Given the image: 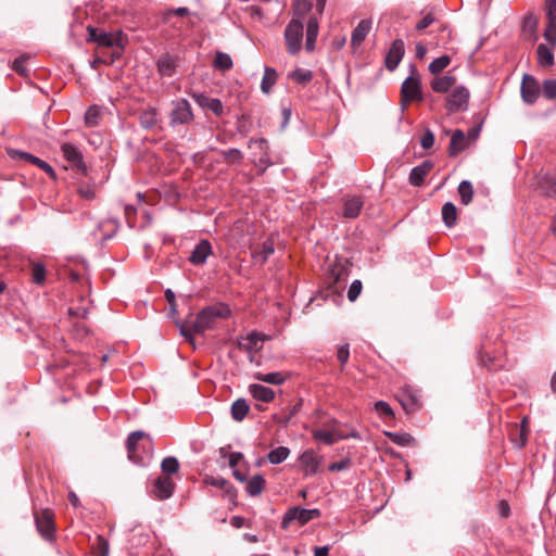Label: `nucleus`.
I'll use <instances>...</instances> for the list:
<instances>
[{"label":"nucleus","instance_id":"79ce46f5","mask_svg":"<svg viewBox=\"0 0 556 556\" xmlns=\"http://www.w3.org/2000/svg\"><path fill=\"white\" fill-rule=\"evenodd\" d=\"M450 63L451 58L448 55L439 56L429 64V72L433 75H438L444 68H446L450 65Z\"/></svg>","mask_w":556,"mask_h":556},{"label":"nucleus","instance_id":"473e14b6","mask_svg":"<svg viewBox=\"0 0 556 556\" xmlns=\"http://www.w3.org/2000/svg\"><path fill=\"white\" fill-rule=\"evenodd\" d=\"M442 219L446 227L452 228L457 219V210L452 202H446L442 206Z\"/></svg>","mask_w":556,"mask_h":556},{"label":"nucleus","instance_id":"4468645a","mask_svg":"<svg viewBox=\"0 0 556 556\" xmlns=\"http://www.w3.org/2000/svg\"><path fill=\"white\" fill-rule=\"evenodd\" d=\"M10 155L13 157H18L20 160H25L36 166H38L40 169H42L46 174H48L51 177L55 176V172L53 167L47 163L46 161L24 151L20 150H12L10 152Z\"/></svg>","mask_w":556,"mask_h":556},{"label":"nucleus","instance_id":"6ab92c4d","mask_svg":"<svg viewBox=\"0 0 556 556\" xmlns=\"http://www.w3.org/2000/svg\"><path fill=\"white\" fill-rule=\"evenodd\" d=\"M204 482L208 485L218 488L222 491H224L225 496H227L230 501H232L237 497L236 489L232 486V484L228 480H226L223 477L207 476L204 479Z\"/></svg>","mask_w":556,"mask_h":556},{"label":"nucleus","instance_id":"9b49d317","mask_svg":"<svg viewBox=\"0 0 556 556\" xmlns=\"http://www.w3.org/2000/svg\"><path fill=\"white\" fill-rule=\"evenodd\" d=\"M35 522L39 533L46 539L51 540L54 533L53 515L49 509H43L35 515Z\"/></svg>","mask_w":556,"mask_h":556},{"label":"nucleus","instance_id":"393cba45","mask_svg":"<svg viewBox=\"0 0 556 556\" xmlns=\"http://www.w3.org/2000/svg\"><path fill=\"white\" fill-rule=\"evenodd\" d=\"M249 391L255 400L264 402V403H269L275 397V391L268 387L263 386V384H258V383L250 384Z\"/></svg>","mask_w":556,"mask_h":556},{"label":"nucleus","instance_id":"c03bdc74","mask_svg":"<svg viewBox=\"0 0 556 556\" xmlns=\"http://www.w3.org/2000/svg\"><path fill=\"white\" fill-rule=\"evenodd\" d=\"M541 91L545 99L556 101V78L545 79Z\"/></svg>","mask_w":556,"mask_h":556},{"label":"nucleus","instance_id":"a878e982","mask_svg":"<svg viewBox=\"0 0 556 556\" xmlns=\"http://www.w3.org/2000/svg\"><path fill=\"white\" fill-rule=\"evenodd\" d=\"M318 20L315 16H311L307 21L306 25V42H305V49L308 52L314 51L315 49V42L318 36Z\"/></svg>","mask_w":556,"mask_h":556},{"label":"nucleus","instance_id":"680f3d73","mask_svg":"<svg viewBox=\"0 0 556 556\" xmlns=\"http://www.w3.org/2000/svg\"><path fill=\"white\" fill-rule=\"evenodd\" d=\"M434 22V16L432 13H427L417 24V30H424L429 27Z\"/></svg>","mask_w":556,"mask_h":556},{"label":"nucleus","instance_id":"c756f323","mask_svg":"<svg viewBox=\"0 0 556 556\" xmlns=\"http://www.w3.org/2000/svg\"><path fill=\"white\" fill-rule=\"evenodd\" d=\"M455 77L452 75H444L435 77L431 81V88L434 92L445 93L455 85Z\"/></svg>","mask_w":556,"mask_h":556},{"label":"nucleus","instance_id":"bb28decb","mask_svg":"<svg viewBox=\"0 0 556 556\" xmlns=\"http://www.w3.org/2000/svg\"><path fill=\"white\" fill-rule=\"evenodd\" d=\"M467 148V140L466 136L463 130L456 129L451 138L450 147H448V153L451 156H455L459 154L462 151H464Z\"/></svg>","mask_w":556,"mask_h":556},{"label":"nucleus","instance_id":"774afa93","mask_svg":"<svg viewBox=\"0 0 556 556\" xmlns=\"http://www.w3.org/2000/svg\"><path fill=\"white\" fill-rule=\"evenodd\" d=\"M329 554V546H317L314 549V556H328Z\"/></svg>","mask_w":556,"mask_h":556},{"label":"nucleus","instance_id":"864d4df0","mask_svg":"<svg viewBox=\"0 0 556 556\" xmlns=\"http://www.w3.org/2000/svg\"><path fill=\"white\" fill-rule=\"evenodd\" d=\"M362 288H363L362 281L358 279L354 280L348 290L349 301H351V302L356 301V299L359 296V294L362 292Z\"/></svg>","mask_w":556,"mask_h":556},{"label":"nucleus","instance_id":"2f4dec72","mask_svg":"<svg viewBox=\"0 0 556 556\" xmlns=\"http://www.w3.org/2000/svg\"><path fill=\"white\" fill-rule=\"evenodd\" d=\"M250 410V406L244 399L236 400L231 405V417L236 421H242Z\"/></svg>","mask_w":556,"mask_h":556},{"label":"nucleus","instance_id":"39448f33","mask_svg":"<svg viewBox=\"0 0 556 556\" xmlns=\"http://www.w3.org/2000/svg\"><path fill=\"white\" fill-rule=\"evenodd\" d=\"M320 516V511L317 508L306 509L301 507H292L288 509L286 515L283 516L281 526L282 528H288L293 521H299L300 525H305L306 522L317 518Z\"/></svg>","mask_w":556,"mask_h":556},{"label":"nucleus","instance_id":"7c9ffc66","mask_svg":"<svg viewBox=\"0 0 556 556\" xmlns=\"http://www.w3.org/2000/svg\"><path fill=\"white\" fill-rule=\"evenodd\" d=\"M265 484H266V480L262 475H260V473L254 475L247 482V486H245L247 493L250 496H257L263 492Z\"/></svg>","mask_w":556,"mask_h":556},{"label":"nucleus","instance_id":"a18cd8bd","mask_svg":"<svg viewBox=\"0 0 556 556\" xmlns=\"http://www.w3.org/2000/svg\"><path fill=\"white\" fill-rule=\"evenodd\" d=\"M312 437L317 440L321 441L327 445H332L337 442V439H334V432L333 431H327L321 429H316L312 431Z\"/></svg>","mask_w":556,"mask_h":556},{"label":"nucleus","instance_id":"9d476101","mask_svg":"<svg viewBox=\"0 0 556 556\" xmlns=\"http://www.w3.org/2000/svg\"><path fill=\"white\" fill-rule=\"evenodd\" d=\"M404 54H405L404 41H403V39L397 38L392 42L390 49L388 50V52L386 54V58H384L386 67L391 72L394 71L399 66Z\"/></svg>","mask_w":556,"mask_h":556},{"label":"nucleus","instance_id":"f257e3e1","mask_svg":"<svg viewBox=\"0 0 556 556\" xmlns=\"http://www.w3.org/2000/svg\"><path fill=\"white\" fill-rule=\"evenodd\" d=\"M87 31V41L97 43L98 61L110 65L122 58L128 39L121 29L109 33L89 25Z\"/></svg>","mask_w":556,"mask_h":556},{"label":"nucleus","instance_id":"3c124183","mask_svg":"<svg viewBox=\"0 0 556 556\" xmlns=\"http://www.w3.org/2000/svg\"><path fill=\"white\" fill-rule=\"evenodd\" d=\"M545 40L552 48L556 47V22H548L543 34Z\"/></svg>","mask_w":556,"mask_h":556},{"label":"nucleus","instance_id":"ddd939ff","mask_svg":"<svg viewBox=\"0 0 556 556\" xmlns=\"http://www.w3.org/2000/svg\"><path fill=\"white\" fill-rule=\"evenodd\" d=\"M63 156L81 173H86L87 166L83 161L81 152L72 143H63L61 146Z\"/></svg>","mask_w":556,"mask_h":556},{"label":"nucleus","instance_id":"412c9836","mask_svg":"<svg viewBox=\"0 0 556 556\" xmlns=\"http://www.w3.org/2000/svg\"><path fill=\"white\" fill-rule=\"evenodd\" d=\"M264 341V337H262L257 332H252L248 334L242 341L239 342V348L241 350L247 351L250 354V361H253L252 354L262 349V343Z\"/></svg>","mask_w":556,"mask_h":556},{"label":"nucleus","instance_id":"f03ea898","mask_svg":"<svg viewBox=\"0 0 556 556\" xmlns=\"http://www.w3.org/2000/svg\"><path fill=\"white\" fill-rule=\"evenodd\" d=\"M230 308L228 305L219 303L204 307L195 317L190 327L186 326L185 321L175 320L179 328L181 336L191 340V333H203L205 330L212 329L218 319H225L230 316Z\"/></svg>","mask_w":556,"mask_h":556},{"label":"nucleus","instance_id":"c9c22d12","mask_svg":"<svg viewBox=\"0 0 556 556\" xmlns=\"http://www.w3.org/2000/svg\"><path fill=\"white\" fill-rule=\"evenodd\" d=\"M219 153L223 160L228 164H241L243 161V153L236 148L220 150Z\"/></svg>","mask_w":556,"mask_h":556},{"label":"nucleus","instance_id":"aec40b11","mask_svg":"<svg viewBox=\"0 0 556 556\" xmlns=\"http://www.w3.org/2000/svg\"><path fill=\"white\" fill-rule=\"evenodd\" d=\"M275 252V244L271 239L265 240L261 245L253 249L252 257L255 263L263 265L267 262L268 257Z\"/></svg>","mask_w":556,"mask_h":556},{"label":"nucleus","instance_id":"f704fd0d","mask_svg":"<svg viewBox=\"0 0 556 556\" xmlns=\"http://www.w3.org/2000/svg\"><path fill=\"white\" fill-rule=\"evenodd\" d=\"M458 194L460 202L468 205L472 201L473 188L469 180H463L458 186Z\"/></svg>","mask_w":556,"mask_h":556},{"label":"nucleus","instance_id":"49530a36","mask_svg":"<svg viewBox=\"0 0 556 556\" xmlns=\"http://www.w3.org/2000/svg\"><path fill=\"white\" fill-rule=\"evenodd\" d=\"M289 77L298 84H306L313 79V73L309 70L296 68Z\"/></svg>","mask_w":556,"mask_h":556},{"label":"nucleus","instance_id":"2eb2a0df","mask_svg":"<svg viewBox=\"0 0 556 556\" xmlns=\"http://www.w3.org/2000/svg\"><path fill=\"white\" fill-rule=\"evenodd\" d=\"M175 483L169 477H159L154 481L153 493L159 500H167L173 495Z\"/></svg>","mask_w":556,"mask_h":556},{"label":"nucleus","instance_id":"4c0bfd02","mask_svg":"<svg viewBox=\"0 0 556 556\" xmlns=\"http://www.w3.org/2000/svg\"><path fill=\"white\" fill-rule=\"evenodd\" d=\"M233 63L231 56L228 53L218 51L214 59L215 68L226 72L232 67Z\"/></svg>","mask_w":556,"mask_h":556},{"label":"nucleus","instance_id":"6e6d98bb","mask_svg":"<svg viewBox=\"0 0 556 556\" xmlns=\"http://www.w3.org/2000/svg\"><path fill=\"white\" fill-rule=\"evenodd\" d=\"M433 144L434 134L430 129H427L420 139V146L422 147V149L428 150L431 149Z\"/></svg>","mask_w":556,"mask_h":556},{"label":"nucleus","instance_id":"f3484780","mask_svg":"<svg viewBox=\"0 0 556 556\" xmlns=\"http://www.w3.org/2000/svg\"><path fill=\"white\" fill-rule=\"evenodd\" d=\"M371 27H372V21L370 18L362 20L352 31L351 45L354 48L359 47L366 39Z\"/></svg>","mask_w":556,"mask_h":556},{"label":"nucleus","instance_id":"c85d7f7f","mask_svg":"<svg viewBox=\"0 0 556 556\" xmlns=\"http://www.w3.org/2000/svg\"><path fill=\"white\" fill-rule=\"evenodd\" d=\"M538 63L542 67H552L554 65L553 48H548L544 43H540L536 48Z\"/></svg>","mask_w":556,"mask_h":556},{"label":"nucleus","instance_id":"cd10ccee","mask_svg":"<svg viewBox=\"0 0 556 556\" xmlns=\"http://www.w3.org/2000/svg\"><path fill=\"white\" fill-rule=\"evenodd\" d=\"M139 124L143 129L150 130L159 125V114L155 108H149L139 115Z\"/></svg>","mask_w":556,"mask_h":556},{"label":"nucleus","instance_id":"20e7f679","mask_svg":"<svg viewBox=\"0 0 556 556\" xmlns=\"http://www.w3.org/2000/svg\"><path fill=\"white\" fill-rule=\"evenodd\" d=\"M303 28L302 21L292 18L285 29L287 50L292 55H295L301 50Z\"/></svg>","mask_w":556,"mask_h":556},{"label":"nucleus","instance_id":"8fccbe9b","mask_svg":"<svg viewBox=\"0 0 556 556\" xmlns=\"http://www.w3.org/2000/svg\"><path fill=\"white\" fill-rule=\"evenodd\" d=\"M31 280L36 285H42L46 280V268L42 264H35L31 268Z\"/></svg>","mask_w":556,"mask_h":556},{"label":"nucleus","instance_id":"a19ab883","mask_svg":"<svg viewBox=\"0 0 556 556\" xmlns=\"http://www.w3.org/2000/svg\"><path fill=\"white\" fill-rule=\"evenodd\" d=\"M255 378L260 381H263V382H266L269 384H275V386H279L285 381L283 375L279 371L268 372V374L258 372L255 375Z\"/></svg>","mask_w":556,"mask_h":556},{"label":"nucleus","instance_id":"09e8293b","mask_svg":"<svg viewBox=\"0 0 556 556\" xmlns=\"http://www.w3.org/2000/svg\"><path fill=\"white\" fill-rule=\"evenodd\" d=\"M375 410L381 418L392 419L394 418V413L391 406L384 401H378L375 403Z\"/></svg>","mask_w":556,"mask_h":556},{"label":"nucleus","instance_id":"f8f14e48","mask_svg":"<svg viewBox=\"0 0 556 556\" xmlns=\"http://www.w3.org/2000/svg\"><path fill=\"white\" fill-rule=\"evenodd\" d=\"M212 254V244L208 240L202 239L190 253L188 261L194 266H201L206 263L207 257Z\"/></svg>","mask_w":556,"mask_h":556},{"label":"nucleus","instance_id":"e433bc0d","mask_svg":"<svg viewBox=\"0 0 556 556\" xmlns=\"http://www.w3.org/2000/svg\"><path fill=\"white\" fill-rule=\"evenodd\" d=\"M277 73L271 67H265L264 76L261 83V89L264 93H268L276 83Z\"/></svg>","mask_w":556,"mask_h":556},{"label":"nucleus","instance_id":"e2e57ef3","mask_svg":"<svg viewBox=\"0 0 556 556\" xmlns=\"http://www.w3.org/2000/svg\"><path fill=\"white\" fill-rule=\"evenodd\" d=\"M193 100L197 102V104L203 109H207L208 108V103H210V100L211 98L207 97L205 93H198V92H194L191 94Z\"/></svg>","mask_w":556,"mask_h":556},{"label":"nucleus","instance_id":"338daca9","mask_svg":"<svg viewBox=\"0 0 556 556\" xmlns=\"http://www.w3.org/2000/svg\"><path fill=\"white\" fill-rule=\"evenodd\" d=\"M243 458V454L240 453V452H233L229 455V466L231 468H236V466L238 465V463Z\"/></svg>","mask_w":556,"mask_h":556},{"label":"nucleus","instance_id":"13d9d810","mask_svg":"<svg viewBox=\"0 0 556 556\" xmlns=\"http://www.w3.org/2000/svg\"><path fill=\"white\" fill-rule=\"evenodd\" d=\"M165 299H166V301L168 302V305H169L168 316L173 318L176 315V313H177V306H176V303H175V293L170 289H167L165 291Z\"/></svg>","mask_w":556,"mask_h":556},{"label":"nucleus","instance_id":"052dcab7","mask_svg":"<svg viewBox=\"0 0 556 556\" xmlns=\"http://www.w3.org/2000/svg\"><path fill=\"white\" fill-rule=\"evenodd\" d=\"M546 15L548 22H556V0H546Z\"/></svg>","mask_w":556,"mask_h":556},{"label":"nucleus","instance_id":"dca6fc26","mask_svg":"<svg viewBox=\"0 0 556 556\" xmlns=\"http://www.w3.org/2000/svg\"><path fill=\"white\" fill-rule=\"evenodd\" d=\"M433 168V163L429 160L424 161L421 164L415 166L409 174V184L415 187H420L425 177L430 173Z\"/></svg>","mask_w":556,"mask_h":556},{"label":"nucleus","instance_id":"0eeeda50","mask_svg":"<svg viewBox=\"0 0 556 556\" xmlns=\"http://www.w3.org/2000/svg\"><path fill=\"white\" fill-rule=\"evenodd\" d=\"M469 97L470 93L466 87L458 86L454 88L446 100V110L450 113L466 111L468 109Z\"/></svg>","mask_w":556,"mask_h":556},{"label":"nucleus","instance_id":"b1692460","mask_svg":"<svg viewBox=\"0 0 556 556\" xmlns=\"http://www.w3.org/2000/svg\"><path fill=\"white\" fill-rule=\"evenodd\" d=\"M364 206L362 197H351L345 199L343 207V216L345 218H356Z\"/></svg>","mask_w":556,"mask_h":556},{"label":"nucleus","instance_id":"1a4fd4ad","mask_svg":"<svg viewBox=\"0 0 556 556\" xmlns=\"http://www.w3.org/2000/svg\"><path fill=\"white\" fill-rule=\"evenodd\" d=\"M300 464L306 477L314 476L319 471L324 457L317 455L313 450H305L299 457Z\"/></svg>","mask_w":556,"mask_h":556},{"label":"nucleus","instance_id":"37998d69","mask_svg":"<svg viewBox=\"0 0 556 556\" xmlns=\"http://www.w3.org/2000/svg\"><path fill=\"white\" fill-rule=\"evenodd\" d=\"M101 117V108L98 105L90 106L85 114V123L89 127H94L99 124Z\"/></svg>","mask_w":556,"mask_h":556},{"label":"nucleus","instance_id":"0e129e2a","mask_svg":"<svg viewBox=\"0 0 556 556\" xmlns=\"http://www.w3.org/2000/svg\"><path fill=\"white\" fill-rule=\"evenodd\" d=\"M78 194L86 200H93L96 197L94 189L90 186H80L78 188Z\"/></svg>","mask_w":556,"mask_h":556},{"label":"nucleus","instance_id":"a211bd4d","mask_svg":"<svg viewBox=\"0 0 556 556\" xmlns=\"http://www.w3.org/2000/svg\"><path fill=\"white\" fill-rule=\"evenodd\" d=\"M146 435L143 431H134L131 432L126 441L128 458L138 465H143V460L138 456V443Z\"/></svg>","mask_w":556,"mask_h":556},{"label":"nucleus","instance_id":"de8ad7c7","mask_svg":"<svg viewBox=\"0 0 556 556\" xmlns=\"http://www.w3.org/2000/svg\"><path fill=\"white\" fill-rule=\"evenodd\" d=\"M161 468L163 472L173 475L179 470V463L176 457L168 456L162 460Z\"/></svg>","mask_w":556,"mask_h":556},{"label":"nucleus","instance_id":"4be33fe9","mask_svg":"<svg viewBox=\"0 0 556 556\" xmlns=\"http://www.w3.org/2000/svg\"><path fill=\"white\" fill-rule=\"evenodd\" d=\"M536 189L548 198H556V175H543L538 179Z\"/></svg>","mask_w":556,"mask_h":556},{"label":"nucleus","instance_id":"603ef678","mask_svg":"<svg viewBox=\"0 0 556 556\" xmlns=\"http://www.w3.org/2000/svg\"><path fill=\"white\" fill-rule=\"evenodd\" d=\"M189 13H190L189 9L186 7H180L177 9H169L163 13V22L166 24H169L173 16L177 15V16L182 17V16L188 15Z\"/></svg>","mask_w":556,"mask_h":556},{"label":"nucleus","instance_id":"6e6552de","mask_svg":"<svg viewBox=\"0 0 556 556\" xmlns=\"http://www.w3.org/2000/svg\"><path fill=\"white\" fill-rule=\"evenodd\" d=\"M401 96L405 102L422 100L419 78L413 75L408 76L402 84Z\"/></svg>","mask_w":556,"mask_h":556},{"label":"nucleus","instance_id":"69168bd1","mask_svg":"<svg viewBox=\"0 0 556 556\" xmlns=\"http://www.w3.org/2000/svg\"><path fill=\"white\" fill-rule=\"evenodd\" d=\"M25 61L22 56L16 58L13 62V70L21 75H27L28 70L25 66Z\"/></svg>","mask_w":556,"mask_h":556},{"label":"nucleus","instance_id":"423d86ee","mask_svg":"<svg viewBox=\"0 0 556 556\" xmlns=\"http://www.w3.org/2000/svg\"><path fill=\"white\" fill-rule=\"evenodd\" d=\"M542 86H540L538 79L530 75L525 74L521 81L520 93L521 99L526 104H534L541 93Z\"/></svg>","mask_w":556,"mask_h":556},{"label":"nucleus","instance_id":"72a5a7b5","mask_svg":"<svg viewBox=\"0 0 556 556\" xmlns=\"http://www.w3.org/2000/svg\"><path fill=\"white\" fill-rule=\"evenodd\" d=\"M290 454V450L286 446H279L277 448L271 450L268 455L267 459L273 465H278L285 462Z\"/></svg>","mask_w":556,"mask_h":556},{"label":"nucleus","instance_id":"ea45409f","mask_svg":"<svg viewBox=\"0 0 556 556\" xmlns=\"http://www.w3.org/2000/svg\"><path fill=\"white\" fill-rule=\"evenodd\" d=\"M312 2L308 0H295L293 3V14L295 18L302 21L305 15L312 10Z\"/></svg>","mask_w":556,"mask_h":556},{"label":"nucleus","instance_id":"5701e85b","mask_svg":"<svg viewBox=\"0 0 556 556\" xmlns=\"http://www.w3.org/2000/svg\"><path fill=\"white\" fill-rule=\"evenodd\" d=\"M176 59L169 53L162 54L157 62V72L161 76L172 77L176 72Z\"/></svg>","mask_w":556,"mask_h":556},{"label":"nucleus","instance_id":"bf43d9fd","mask_svg":"<svg viewBox=\"0 0 556 556\" xmlns=\"http://www.w3.org/2000/svg\"><path fill=\"white\" fill-rule=\"evenodd\" d=\"M352 462L349 457H345L339 462L332 463L329 465L328 469L330 471H342L348 469L351 466Z\"/></svg>","mask_w":556,"mask_h":556},{"label":"nucleus","instance_id":"7ed1b4c3","mask_svg":"<svg viewBox=\"0 0 556 556\" xmlns=\"http://www.w3.org/2000/svg\"><path fill=\"white\" fill-rule=\"evenodd\" d=\"M169 112V125L175 128L180 125H188L193 121L191 104L187 99H177L172 101Z\"/></svg>","mask_w":556,"mask_h":556},{"label":"nucleus","instance_id":"5fc2aeb1","mask_svg":"<svg viewBox=\"0 0 556 556\" xmlns=\"http://www.w3.org/2000/svg\"><path fill=\"white\" fill-rule=\"evenodd\" d=\"M349 357H350L349 344L346 343V344L339 346L338 352H337V358L340 362L342 368L348 363Z\"/></svg>","mask_w":556,"mask_h":556},{"label":"nucleus","instance_id":"4d7b16f0","mask_svg":"<svg viewBox=\"0 0 556 556\" xmlns=\"http://www.w3.org/2000/svg\"><path fill=\"white\" fill-rule=\"evenodd\" d=\"M207 110L212 111L216 116L224 114V105L217 98H211Z\"/></svg>","mask_w":556,"mask_h":556},{"label":"nucleus","instance_id":"58836bf2","mask_svg":"<svg viewBox=\"0 0 556 556\" xmlns=\"http://www.w3.org/2000/svg\"><path fill=\"white\" fill-rule=\"evenodd\" d=\"M384 434L396 445L400 446H409L414 438L409 433H399V432H390L386 431Z\"/></svg>","mask_w":556,"mask_h":556}]
</instances>
